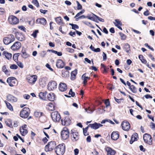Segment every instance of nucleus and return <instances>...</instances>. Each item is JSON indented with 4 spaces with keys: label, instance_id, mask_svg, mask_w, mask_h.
Listing matches in <instances>:
<instances>
[{
    "label": "nucleus",
    "instance_id": "nucleus-1",
    "mask_svg": "<svg viewBox=\"0 0 155 155\" xmlns=\"http://www.w3.org/2000/svg\"><path fill=\"white\" fill-rule=\"evenodd\" d=\"M65 150V146L64 144L58 145L54 148L55 152L57 155H63Z\"/></svg>",
    "mask_w": 155,
    "mask_h": 155
},
{
    "label": "nucleus",
    "instance_id": "nucleus-2",
    "mask_svg": "<svg viewBox=\"0 0 155 155\" xmlns=\"http://www.w3.org/2000/svg\"><path fill=\"white\" fill-rule=\"evenodd\" d=\"M30 111V109L28 107L24 108L20 112V116L24 118H27L29 115Z\"/></svg>",
    "mask_w": 155,
    "mask_h": 155
},
{
    "label": "nucleus",
    "instance_id": "nucleus-3",
    "mask_svg": "<svg viewBox=\"0 0 155 155\" xmlns=\"http://www.w3.org/2000/svg\"><path fill=\"white\" fill-rule=\"evenodd\" d=\"M56 145V143L54 141L49 142L45 147V150L46 152H49L54 150Z\"/></svg>",
    "mask_w": 155,
    "mask_h": 155
},
{
    "label": "nucleus",
    "instance_id": "nucleus-4",
    "mask_svg": "<svg viewBox=\"0 0 155 155\" xmlns=\"http://www.w3.org/2000/svg\"><path fill=\"white\" fill-rule=\"evenodd\" d=\"M37 79V76L35 75H29L27 78L28 83L30 84H33Z\"/></svg>",
    "mask_w": 155,
    "mask_h": 155
},
{
    "label": "nucleus",
    "instance_id": "nucleus-5",
    "mask_svg": "<svg viewBox=\"0 0 155 155\" xmlns=\"http://www.w3.org/2000/svg\"><path fill=\"white\" fill-rule=\"evenodd\" d=\"M51 118L54 122H58L60 120L61 116L57 111H54L51 113Z\"/></svg>",
    "mask_w": 155,
    "mask_h": 155
},
{
    "label": "nucleus",
    "instance_id": "nucleus-6",
    "mask_svg": "<svg viewBox=\"0 0 155 155\" xmlns=\"http://www.w3.org/2000/svg\"><path fill=\"white\" fill-rule=\"evenodd\" d=\"M61 135L63 139H67L69 136V132L68 129L66 128H64L61 132Z\"/></svg>",
    "mask_w": 155,
    "mask_h": 155
},
{
    "label": "nucleus",
    "instance_id": "nucleus-7",
    "mask_svg": "<svg viewBox=\"0 0 155 155\" xmlns=\"http://www.w3.org/2000/svg\"><path fill=\"white\" fill-rule=\"evenodd\" d=\"M9 22L12 25H16L19 22V20L15 16L11 15L8 18Z\"/></svg>",
    "mask_w": 155,
    "mask_h": 155
},
{
    "label": "nucleus",
    "instance_id": "nucleus-8",
    "mask_svg": "<svg viewBox=\"0 0 155 155\" xmlns=\"http://www.w3.org/2000/svg\"><path fill=\"white\" fill-rule=\"evenodd\" d=\"M143 140L144 142L149 145L152 144V140L151 136L147 134L144 135L143 137Z\"/></svg>",
    "mask_w": 155,
    "mask_h": 155
},
{
    "label": "nucleus",
    "instance_id": "nucleus-9",
    "mask_svg": "<svg viewBox=\"0 0 155 155\" xmlns=\"http://www.w3.org/2000/svg\"><path fill=\"white\" fill-rule=\"evenodd\" d=\"M57 87V83L54 81H51L49 82L48 89L49 91H52L55 89Z\"/></svg>",
    "mask_w": 155,
    "mask_h": 155
},
{
    "label": "nucleus",
    "instance_id": "nucleus-10",
    "mask_svg": "<svg viewBox=\"0 0 155 155\" xmlns=\"http://www.w3.org/2000/svg\"><path fill=\"white\" fill-rule=\"evenodd\" d=\"M7 82L10 86L13 87L16 84V79L13 77H9L7 79Z\"/></svg>",
    "mask_w": 155,
    "mask_h": 155
},
{
    "label": "nucleus",
    "instance_id": "nucleus-11",
    "mask_svg": "<svg viewBox=\"0 0 155 155\" xmlns=\"http://www.w3.org/2000/svg\"><path fill=\"white\" fill-rule=\"evenodd\" d=\"M121 126L123 130L126 131H128L130 128V125L127 121H123L121 123Z\"/></svg>",
    "mask_w": 155,
    "mask_h": 155
},
{
    "label": "nucleus",
    "instance_id": "nucleus-12",
    "mask_svg": "<svg viewBox=\"0 0 155 155\" xmlns=\"http://www.w3.org/2000/svg\"><path fill=\"white\" fill-rule=\"evenodd\" d=\"M61 124L63 125L68 126L70 124L71 120L69 117L67 116L65 117L64 120H61Z\"/></svg>",
    "mask_w": 155,
    "mask_h": 155
},
{
    "label": "nucleus",
    "instance_id": "nucleus-13",
    "mask_svg": "<svg viewBox=\"0 0 155 155\" xmlns=\"http://www.w3.org/2000/svg\"><path fill=\"white\" fill-rule=\"evenodd\" d=\"M21 47V44L19 42H16L11 47V49L14 51L19 49Z\"/></svg>",
    "mask_w": 155,
    "mask_h": 155
},
{
    "label": "nucleus",
    "instance_id": "nucleus-14",
    "mask_svg": "<svg viewBox=\"0 0 155 155\" xmlns=\"http://www.w3.org/2000/svg\"><path fill=\"white\" fill-rule=\"evenodd\" d=\"M7 100L11 103L16 102L17 101V98L13 95L8 94L7 96Z\"/></svg>",
    "mask_w": 155,
    "mask_h": 155
},
{
    "label": "nucleus",
    "instance_id": "nucleus-15",
    "mask_svg": "<svg viewBox=\"0 0 155 155\" xmlns=\"http://www.w3.org/2000/svg\"><path fill=\"white\" fill-rule=\"evenodd\" d=\"M27 125L25 124L20 128V131L21 134L23 136L25 135L28 133L27 130Z\"/></svg>",
    "mask_w": 155,
    "mask_h": 155
},
{
    "label": "nucleus",
    "instance_id": "nucleus-16",
    "mask_svg": "<svg viewBox=\"0 0 155 155\" xmlns=\"http://www.w3.org/2000/svg\"><path fill=\"white\" fill-rule=\"evenodd\" d=\"M47 80L46 78L43 77L39 79V84L42 87H45L46 84Z\"/></svg>",
    "mask_w": 155,
    "mask_h": 155
},
{
    "label": "nucleus",
    "instance_id": "nucleus-17",
    "mask_svg": "<svg viewBox=\"0 0 155 155\" xmlns=\"http://www.w3.org/2000/svg\"><path fill=\"white\" fill-rule=\"evenodd\" d=\"M67 89V87L66 84L63 83H61L59 85V90L62 92L66 91Z\"/></svg>",
    "mask_w": 155,
    "mask_h": 155
},
{
    "label": "nucleus",
    "instance_id": "nucleus-18",
    "mask_svg": "<svg viewBox=\"0 0 155 155\" xmlns=\"http://www.w3.org/2000/svg\"><path fill=\"white\" fill-rule=\"evenodd\" d=\"M119 137V134L118 131H113L111 134V138L114 140H117Z\"/></svg>",
    "mask_w": 155,
    "mask_h": 155
},
{
    "label": "nucleus",
    "instance_id": "nucleus-19",
    "mask_svg": "<svg viewBox=\"0 0 155 155\" xmlns=\"http://www.w3.org/2000/svg\"><path fill=\"white\" fill-rule=\"evenodd\" d=\"M105 150L107 152V155H114L116 153L115 151L109 147L105 148Z\"/></svg>",
    "mask_w": 155,
    "mask_h": 155
},
{
    "label": "nucleus",
    "instance_id": "nucleus-20",
    "mask_svg": "<svg viewBox=\"0 0 155 155\" xmlns=\"http://www.w3.org/2000/svg\"><path fill=\"white\" fill-rule=\"evenodd\" d=\"M103 126L102 125L100 124H97L96 123H94L93 124H89L88 126L94 129H97L98 128L100 127H101Z\"/></svg>",
    "mask_w": 155,
    "mask_h": 155
},
{
    "label": "nucleus",
    "instance_id": "nucleus-21",
    "mask_svg": "<svg viewBox=\"0 0 155 155\" xmlns=\"http://www.w3.org/2000/svg\"><path fill=\"white\" fill-rule=\"evenodd\" d=\"M65 65L64 62L61 59H58L56 63V66L57 67L59 68H62Z\"/></svg>",
    "mask_w": 155,
    "mask_h": 155
},
{
    "label": "nucleus",
    "instance_id": "nucleus-22",
    "mask_svg": "<svg viewBox=\"0 0 155 155\" xmlns=\"http://www.w3.org/2000/svg\"><path fill=\"white\" fill-rule=\"evenodd\" d=\"M36 22L37 24H41L43 25H45L46 23V21L44 18H38L37 19Z\"/></svg>",
    "mask_w": 155,
    "mask_h": 155
},
{
    "label": "nucleus",
    "instance_id": "nucleus-23",
    "mask_svg": "<svg viewBox=\"0 0 155 155\" xmlns=\"http://www.w3.org/2000/svg\"><path fill=\"white\" fill-rule=\"evenodd\" d=\"M138 139V137L137 134L135 133L133 134L131 136V140L130 141V144H132L134 141L137 140Z\"/></svg>",
    "mask_w": 155,
    "mask_h": 155
},
{
    "label": "nucleus",
    "instance_id": "nucleus-24",
    "mask_svg": "<svg viewBox=\"0 0 155 155\" xmlns=\"http://www.w3.org/2000/svg\"><path fill=\"white\" fill-rule=\"evenodd\" d=\"M71 140L74 141H76L78 139V134L77 133H73L71 135Z\"/></svg>",
    "mask_w": 155,
    "mask_h": 155
},
{
    "label": "nucleus",
    "instance_id": "nucleus-25",
    "mask_svg": "<svg viewBox=\"0 0 155 155\" xmlns=\"http://www.w3.org/2000/svg\"><path fill=\"white\" fill-rule=\"evenodd\" d=\"M47 97L49 101H54L55 99V97L53 93H50L48 95Z\"/></svg>",
    "mask_w": 155,
    "mask_h": 155
},
{
    "label": "nucleus",
    "instance_id": "nucleus-26",
    "mask_svg": "<svg viewBox=\"0 0 155 155\" xmlns=\"http://www.w3.org/2000/svg\"><path fill=\"white\" fill-rule=\"evenodd\" d=\"M3 55H4L8 60L11 59L12 56L11 54L9 53L6 51H4L3 52Z\"/></svg>",
    "mask_w": 155,
    "mask_h": 155
},
{
    "label": "nucleus",
    "instance_id": "nucleus-27",
    "mask_svg": "<svg viewBox=\"0 0 155 155\" xmlns=\"http://www.w3.org/2000/svg\"><path fill=\"white\" fill-rule=\"evenodd\" d=\"M47 92L46 91L44 92H40L39 94V97L40 99L44 100L46 97Z\"/></svg>",
    "mask_w": 155,
    "mask_h": 155
},
{
    "label": "nucleus",
    "instance_id": "nucleus-28",
    "mask_svg": "<svg viewBox=\"0 0 155 155\" xmlns=\"http://www.w3.org/2000/svg\"><path fill=\"white\" fill-rule=\"evenodd\" d=\"M3 42L5 44L7 45L12 42L10 38L8 37L5 38L3 39Z\"/></svg>",
    "mask_w": 155,
    "mask_h": 155
},
{
    "label": "nucleus",
    "instance_id": "nucleus-29",
    "mask_svg": "<svg viewBox=\"0 0 155 155\" xmlns=\"http://www.w3.org/2000/svg\"><path fill=\"white\" fill-rule=\"evenodd\" d=\"M77 74V70H75L72 72L71 73V79L72 80H74L76 77V75Z\"/></svg>",
    "mask_w": 155,
    "mask_h": 155
},
{
    "label": "nucleus",
    "instance_id": "nucleus-30",
    "mask_svg": "<svg viewBox=\"0 0 155 155\" xmlns=\"http://www.w3.org/2000/svg\"><path fill=\"white\" fill-rule=\"evenodd\" d=\"M47 108L49 110H54V106L52 103H50L47 105Z\"/></svg>",
    "mask_w": 155,
    "mask_h": 155
},
{
    "label": "nucleus",
    "instance_id": "nucleus-31",
    "mask_svg": "<svg viewBox=\"0 0 155 155\" xmlns=\"http://www.w3.org/2000/svg\"><path fill=\"white\" fill-rule=\"evenodd\" d=\"M16 37L19 41H22L24 39V38L22 35L18 33L16 35Z\"/></svg>",
    "mask_w": 155,
    "mask_h": 155
},
{
    "label": "nucleus",
    "instance_id": "nucleus-32",
    "mask_svg": "<svg viewBox=\"0 0 155 155\" xmlns=\"http://www.w3.org/2000/svg\"><path fill=\"white\" fill-rule=\"evenodd\" d=\"M22 57L25 59L29 57V55L25 51H22L21 52Z\"/></svg>",
    "mask_w": 155,
    "mask_h": 155
},
{
    "label": "nucleus",
    "instance_id": "nucleus-33",
    "mask_svg": "<svg viewBox=\"0 0 155 155\" xmlns=\"http://www.w3.org/2000/svg\"><path fill=\"white\" fill-rule=\"evenodd\" d=\"M115 22H113V23L116 26H121L122 25V22L121 21L118 19H115Z\"/></svg>",
    "mask_w": 155,
    "mask_h": 155
},
{
    "label": "nucleus",
    "instance_id": "nucleus-34",
    "mask_svg": "<svg viewBox=\"0 0 155 155\" xmlns=\"http://www.w3.org/2000/svg\"><path fill=\"white\" fill-rule=\"evenodd\" d=\"M2 71L8 75H10V72L6 68V67L5 66H3L2 67Z\"/></svg>",
    "mask_w": 155,
    "mask_h": 155
},
{
    "label": "nucleus",
    "instance_id": "nucleus-35",
    "mask_svg": "<svg viewBox=\"0 0 155 155\" xmlns=\"http://www.w3.org/2000/svg\"><path fill=\"white\" fill-rule=\"evenodd\" d=\"M55 20L57 23L59 25H61L63 24L61 18L60 17H58L55 18Z\"/></svg>",
    "mask_w": 155,
    "mask_h": 155
},
{
    "label": "nucleus",
    "instance_id": "nucleus-36",
    "mask_svg": "<svg viewBox=\"0 0 155 155\" xmlns=\"http://www.w3.org/2000/svg\"><path fill=\"white\" fill-rule=\"evenodd\" d=\"M86 74H84L82 76V79L83 81V83L85 84L87 82V79L89 78L88 77L85 76Z\"/></svg>",
    "mask_w": 155,
    "mask_h": 155
},
{
    "label": "nucleus",
    "instance_id": "nucleus-37",
    "mask_svg": "<svg viewBox=\"0 0 155 155\" xmlns=\"http://www.w3.org/2000/svg\"><path fill=\"white\" fill-rule=\"evenodd\" d=\"M124 48L127 52H128L130 50V45L128 44H126L124 45Z\"/></svg>",
    "mask_w": 155,
    "mask_h": 155
},
{
    "label": "nucleus",
    "instance_id": "nucleus-38",
    "mask_svg": "<svg viewBox=\"0 0 155 155\" xmlns=\"http://www.w3.org/2000/svg\"><path fill=\"white\" fill-rule=\"evenodd\" d=\"M129 88L133 93H135L137 92V89L134 85H131Z\"/></svg>",
    "mask_w": 155,
    "mask_h": 155
},
{
    "label": "nucleus",
    "instance_id": "nucleus-39",
    "mask_svg": "<svg viewBox=\"0 0 155 155\" xmlns=\"http://www.w3.org/2000/svg\"><path fill=\"white\" fill-rule=\"evenodd\" d=\"M42 113L41 112L35 111V112L34 116L35 117L37 118H39L41 116Z\"/></svg>",
    "mask_w": 155,
    "mask_h": 155
},
{
    "label": "nucleus",
    "instance_id": "nucleus-40",
    "mask_svg": "<svg viewBox=\"0 0 155 155\" xmlns=\"http://www.w3.org/2000/svg\"><path fill=\"white\" fill-rule=\"evenodd\" d=\"M6 106L11 111L13 110V109L12 106L11 104L7 102H5Z\"/></svg>",
    "mask_w": 155,
    "mask_h": 155
},
{
    "label": "nucleus",
    "instance_id": "nucleus-41",
    "mask_svg": "<svg viewBox=\"0 0 155 155\" xmlns=\"http://www.w3.org/2000/svg\"><path fill=\"white\" fill-rule=\"evenodd\" d=\"M84 9L82 10L81 12L77 14L76 16L74 17V18H76V19H77V17H79L80 15L83 14L84 12Z\"/></svg>",
    "mask_w": 155,
    "mask_h": 155
},
{
    "label": "nucleus",
    "instance_id": "nucleus-42",
    "mask_svg": "<svg viewBox=\"0 0 155 155\" xmlns=\"http://www.w3.org/2000/svg\"><path fill=\"white\" fill-rule=\"evenodd\" d=\"M85 110L88 114H91L93 112L94 110H92L90 107L88 109L85 108Z\"/></svg>",
    "mask_w": 155,
    "mask_h": 155
},
{
    "label": "nucleus",
    "instance_id": "nucleus-43",
    "mask_svg": "<svg viewBox=\"0 0 155 155\" xmlns=\"http://www.w3.org/2000/svg\"><path fill=\"white\" fill-rule=\"evenodd\" d=\"M68 72V71H66L64 72H62V76L63 77H67L69 76Z\"/></svg>",
    "mask_w": 155,
    "mask_h": 155
},
{
    "label": "nucleus",
    "instance_id": "nucleus-44",
    "mask_svg": "<svg viewBox=\"0 0 155 155\" xmlns=\"http://www.w3.org/2000/svg\"><path fill=\"white\" fill-rule=\"evenodd\" d=\"M18 54H15L13 56V59L16 62H17V61H18Z\"/></svg>",
    "mask_w": 155,
    "mask_h": 155
},
{
    "label": "nucleus",
    "instance_id": "nucleus-45",
    "mask_svg": "<svg viewBox=\"0 0 155 155\" xmlns=\"http://www.w3.org/2000/svg\"><path fill=\"white\" fill-rule=\"evenodd\" d=\"M70 25H71L72 28L73 29H78L79 28L78 26L77 25L70 24Z\"/></svg>",
    "mask_w": 155,
    "mask_h": 155
},
{
    "label": "nucleus",
    "instance_id": "nucleus-46",
    "mask_svg": "<svg viewBox=\"0 0 155 155\" xmlns=\"http://www.w3.org/2000/svg\"><path fill=\"white\" fill-rule=\"evenodd\" d=\"M93 15L94 16H95L96 17V19H97L98 20L102 22H104V19H103L102 18H100L98 16H97V15H96L94 14H93Z\"/></svg>",
    "mask_w": 155,
    "mask_h": 155
},
{
    "label": "nucleus",
    "instance_id": "nucleus-47",
    "mask_svg": "<svg viewBox=\"0 0 155 155\" xmlns=\"http://www.w3.org/2000/svg\"><path fill=\"white\" fill-rule=\"evenodd\" d=\"M104 104L106 105V107H107L110 105V103L109 101V99L106 100L104 102Z\"/></svg>",
    "mask_w": 155,
    "mask_h": 155
},
{
    "label": "nucleus",
    "instance_id": "nucleus-48",
    "mask_svg": "<svg viewBox=\"0 0 155 155\" xmlns=\"http://www.w3.org/2000/svg\"><path fill=\"white\" fill-rule=\"evenodd\" d=\"M76 2L77 4V9L78 10H80L82 8V5L79 3L78 1H77Z\"/></svg>",
    "mask_w": 155,
    "mask_h": 155
},
{
    "label": "nucleus",
    "instance_id": "nucleus-49",
    "mask_svg": "<svg viewBox=\"0 0 155 155\" xmlns=\"http://www.w3.org/2000/svg\"><path fill=\"white\" fill-rule=\"evenodd\" d=\"M38 32V30H35L33 32V33L31 35L33 36L34 38H35L36 37L37 34Z\"/></svg>",
    "mask_w": 155,
    "mask_h": 155
},
{
    "label": "nucleus",
    "instance_id": "nucleus-50",
    "mask_svg": "<svg viewBox=\"0 0 155 155\" xmlns=\"http://www.w3.org/2000/svg\"><path fill=\"white\" fill-rule=\"evenodd\" d=\"M119 35L121 37V39L122 40H124L126 39V36L123 33H120Z\"/></svg>",
    "mask_w": 155,
    "mask_h": 155
},
{
    "label": "nucleus",
    "instance_id": "nucleus-51",
    "mask_svg": "<svg viewBox=\"0 0 155 155\" xmlns=\"http://www.w3.org/2000/svg\"><path fill=\"white\" fill-rule=\"evenodd\" d=\"M23 97L24 99L28 100V99H29L30 98V96L28 94H25L23 95Z\"/></svg>",
    "mask_w": 155,
    "mask_h": 155
},
{
    "label": "nucleus",
    "instance_id": "nucleus-52",
    "mask_svg": "<svg viewBox=\"0 0 155 155\" xmlns=\"http://www.w3.org/2000/svg\"><path fill=\"white\" fill-rule=\"evenodd\" d=\"M32 2L37 7H38L39 6V3L37 0H33Z\"/></svg>",
    "mask_w": 155,
    "mask_h": 155
},
{
    "label": "nucleus",
    "instance_id": "nucleus-53",
    "mask_svg": "<svg viewBox=\"0 0 155 155\" xmlns=\"http://www.w3.org/2000/svg\"><path fill=\"white\" fill-rule=\"evenodd\" d=\"M150 127L152 129L154 130H155V124L154 123L151 122Z\"/></svg>",
    "mask_w": 155,
    "mask_h": 155
},
{
    "label": "nucleus",
    "instance_id": "nucleus-54",
    "mask_svg": "<svg viewBox=\"0 0 155 155\" xmlns=\"http://www.w3.org/2000/svg\"><path fill=\"white\" fill-rule=\"evenodd\" d=\"M69 94L71 95L72 97H74L75 95V93L72 91V89H70Z\"/></svg>",
    "mask_w": 155,
    "mask_h": 155
},
{
    "label": "nucleus",
    "instance_id": "nucleus-55",
    "mask_svg": "<svg viewBox=\"0 0 155 155\" xmlns=\"http://www.w3.org/2000/svg\"><path fill=\"white\" fill-rule=\"evenodd\" d=\"M66 50H67V51H68L69 53H73L74 51V50L72 48H67Z\"/></svg>",
    "mask_w": 155,
    "mask_h": 155
},
{
    "label": "nucleus",
    "instance_id": "nucleus-56",
    "mask_svg": "<svg viewBox=\"0 0 155 155\" xmlns=\"http://www.w3.org/2000/svg\"><path fill=\"white\" fill-rule=\"evenodd\" d=\"M18 67L15 64H12V65L10 66V68L11 69H17L18 68Z\"/></svg>",
    "mask_w": 155,
    "mask_h": 155
},
{
    "label": "nucleus",
    "instance_id": "nucleus-57",
    "mask_svg": "<svg viewBox=\"0 0 155 155\" xmlns=\"http://www.w3.org/2000/svg\"><path fill=\"white\" fill-rule=\"evenodd\" d=\"M45 66L48 69H49L51 71H53V69L51 67L50 65L48 64L47 63L45 65Z\"/></svg>",
    "mask_w": 155,
    "mask_h": 155
},
{
    "label": "nucleus",
    "instance_id": "nucleus-58",
    "mask_svg": "<svg viewBox=\"0 0 155 155\" xmlns=\"http://www.w3.org/2000/svg\"><path fill=\"white\" fill-rule=\"evenodd\" d=\"M18 28L19 29H20L21 30H22L24 31H25V27L24 26H23L21 25V26H18Z\"/></svg>",
    "mask_w": 155,
    "mask_h": 155
},
{
    "label": "nucleus",
    "instance_id": "nucleus-59",
    "mask_svg": "<svg viewBox=\"0 0 155 155\" xmlns=\"http://www.w3.org/2000/svg\"><path fill=\"white\" fill-rule=\"evenodd\" d=\"M8 37L10 38V39L11 40V41L12 42L15 40L14 37L13 35H10Z\"/></svg>",
    "mask_w": 155,
    "mask_h": 155
},
{
    "label": "nucleus",
    "instance_id": "nucleus-60",
    "mask_svg": "<svg viewBox=\"0 0 155 155\" xmlns=\"http://www.w3.org/2000/svg\"><path fill=\"white\" fill-rule=\"evenodd\" d=\"M114 99L116 102H117L118 103H121V101L123 100L122 99H117L115 97H114Z\"/></svg>",
    "mask_w": 155,
    "mask_h": 155
},
{
    "label": "nucleus",
    "instance_id": "nucleus-61",
    "mask_svg": "<svg viewBox=\"0 0 155 155\" xmlns=\"http://www.w3.org/2000/svg\"><path fill=\"white\" fill-rule=\"evenodd\" d=\"M102 56L103 57V60L104 61L106 60L107 59V55L104 52L103 53Z\"/></svg>",
    "mask_w": 155,
    "mask_h": 155
},
{
    "label": "nucleus",
    "instance_id": "nucleus-62",
    "mask_svg": "<svg viewBox=\"0 0 155 155\" xmlns=\"http://www.w3.org/2000/svg\"><path fill=\"white\" fill-rule=\"evenodd\" d=\"M74 155H77L79 153V150L78 149L76 148L74 150Z\"/></svg>",
    "mask_w": 155,
    "mask_h": 155
},
{
    "label": "nucleus",
    "instance_id": "nucleus-63",
    "mask_svg": "<svg viewBox=\"0 0 155 155\" xmlns=\"http://www.w3.org/2000/svg\"><path fill=\"white\" fill-rule=\"evenodd\" d=\"M140 60H141V62L143 63L144 64H147V61L143 58H141V59H140Z\"/></svg>",
    "mask_w": 155,
    "mask_h": 155
},
{
    "label": "nucleus",
    "instance_id": "nucleus-64",
    "mask_svg": "<svg viewBox=\"0 0 155 155\" xmlns=\"http://www.w3.org/2000/svg\"><path fill=\"white\" fill-rule=\"evenodd\" d=\"M86 140L88 142H90L91 141V137L90 136H89L87 137L86 138Z\"/></svg>",
    "mask_w": 155,
    "mask_h": 155
}]
</instances>
